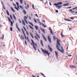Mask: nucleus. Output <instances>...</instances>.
Instances as JSON below:
<instances>
[{
  "label": "nucleus",
  "instance_id": "nucleus-1",
  "mask_svg": "<svg viewBox=\"0 0 77 77\" xmlns=\"http://www.w3.org/2000/svg\"><path fill=\"white\" fill-rule=\"evenodd\" d=\"M57 45H56L57 48L58 50H59V51H60V52L62 53H64L63 52V51H62L61 50L59 49V48H60V47L59 46H60L61 45L60 44V43H59V42H60V40H59V39L57 38ZM58 45H59V46Z\"/></svg>",
  "mask_w": 77,
  "mask_h": 77
},
{
  "label": "nucleus",
  "instance_id": "nucleus-2",
  "mask_svg": "<svg viewBox=\"0 0 77 77\" xmlns=\"http://www.w3.org/2000/svg\"><path fill=\"white\" fill-rule=\"evenodd\" d=\"M42 49V51L44 53L45 55L46 56V54H48V57H49L50 56V53H48V51H45V50H44L42 49V48H41Z\"/></svg>",
  "mask_w": 77,
  "mask_h": 77
},
{
  "label": "nucleus",
  "instance_id": "nucleus-3",
  "mask_svg": "<svg viewBox=\"0 0 77 77\" xmlns=\"http://www.w3.org/2000/svg\"><path fill=\"white\" fill-rule=\"evenodd\" d=\"M31 41L32 42V43H31V45H33V48L34 50H35V51H36V47H35V43L34 42V41H33V40H31Z\"/></svg>",
  "mask_w": 77,
  "mask_h": 77
},
{
  "label": "nucleus",
  "instance_id": "nucleus-4",
  "mask_svg": "<svg viewBox=\"0 0 77 77\" xmlns=\"http://www.w3.org/2000/svg\"><path fill=\"white\" fill-rule=\"evenodd\" d=\"M18 23H17L16 24V27L17 29L18 30V31H19V32H21V30H20V29H19V28H18Z\"/></svg>",
  "mask_w": 77,
  "mask_h": 77
},
{
  "label": "nucleus",
  "instance_id": "nucleus-5",
  "mask_svg": "<svg viewBox=\"0 0 77 77\" xmlns=\"http://www.w3.org/2000/svg\"><path fill=\"white\" fill-rule=\"evenodd\" d=\"M50 37V36L48 35V38L49 41V42H50V43H51V38Z\"/></svg>",
  "mask_w": 77,
  "mask_h": 77
},
{
  "label": "nucleus",
  "instance_id": "nucleus-6",
  "mask_svg": "<svg viewBox=\"0 0 77 77\" xmlns=\"http://www.w3.org/2000/svg\"><path fill=\"white\" fill-rule=\"evenodd\" d=\"M43 39H44L45 40V41H47V38H45V36H44V35H43Z\"/></svg>",
  "mask_w": 77,
  "mask_h": 77
},
{
  "label": "nucleus",
  "instance_id": "nucleus-7",
  "mask_svg": "<svg viewBox=\"0 0 77 77\" xmlns=\"http://www.w3.org/2000/svg\"><path fill=\"white\" fill-rule=\"evenodd\" d=\"M56 7L58 8V9H60V8L62 7V5H58Z\"/></svg>",
  "mask_w": 77,
  "mask_h": 77
},
{
  "label": "nucleus",
  "instance_id": "nucleus-8",
  "mask_svg": "<svg viewBox=\"0 0 77 77\" xmlns=\"http://www.w3.org/2000/svg\"><path fill=\"white\" fill-rule=\"evenodd\" d=\"M22 23L24 25V26H26V23H25V22L24 21V20H22Z\"/></svg>",
  "mask_w": 77,
  "mask_h": 77
},
{
  "label": "nucleus",
  "instance_id": "nucleus-9",
  "mask_svg": "<svg viewBox=\"0 0 77 77\" xmlns=\"http://www.w3.org/2000/svg\"><path fill=\"white\" fill-rule=\"evenodd\" d=\"M55 54H56V57H57V58L58 57V53H57L56 52V51H55Z\"/></svg>",
  "mask_w": 77,
  "mask_h": 77
},
{
  "label": "nucleus",
  "instance_id": "nucleus-10",
  "mask_svg": "<svg viewBox=\"0 0 77 77\" xmlns=\"http://www.w3.org/2000/svg\"><path fill=\"white\" fill-rule=\"evenodd\" d=\"M35 35L37 36V37L38 38H40V36L39 35H38L37 33L35 34Z\"/></svg>",
  "mask_w": 77,
  "mask_h": 77
},
{
  "label": "nucleus",
  "instance_id": "nucleus-11",
  "mask_svg": "<svg viewBox=\"0 0 77 77\" xmlns=\"http://www.w3.org/2000/svg\"><path fill=\"white\" fill-rule=\"evenodd\" d=\"M63 6H68V3L66 4H64L63 5Z\"/></svg>",
  "mask_w": 77,
  "mask_h": 77
},
{
  "label": "nucleus",
  "instance_id": "nucleus-12",
  "mask_svg": "<svg viewBox=\"0 0 77 77\" xmlns=\"http://www.w3.org/2000/svg\"><path fill=\"white\" fill-rule=\"evenodd\" d=\"M64 20H65V21H72V20H70L66 19H64Z\"/></svg>",
  "mask_w": 77,
  "mask_h": 77
},
{
  "label": "nucleus",
  "instance_id": "nucleus-13",
  "mask_svg": "<svg viewBox=\"0 0 77 77\" xmlns=\"http://www.w3.org/2000/svg\"><path fill=\"white\" fill-rule=\"evenodd\" d=\"M23 12L25 15H26V11L25 10H23Z\"/></svg>",
  "mask_w": 77,
  "mask_h": 77
},
{
  "label": "nucleus",
  "instance_id": "nucleus-14",
  "mask_svg": "<svg viewBox=\"0 0 77 77\" xmlns=\"http://www.w3.org/2000/svg\"><path fill=\"white\" fill-rule=\"evenodd\" d=\"M41 43L42 45V47H44V45L43 44V42H42V41L41 40Z\"/></svg>",
  "mask_w": 77,
  "mask_h": 77
},
{
  "label": "nucleus",
  "instance_id": "nucleus-15",
  "mask_svg": "<svg viewBox=\"0 0 77 77\" xmlns=\"http://www.w3.org/2000/svg\"><path fill=\"white\" fill-rule=\"evenodd\" d=\"M11 9L12 11L13 12H15V10H14L13 8L12 7H11Z\"/></svg>",
  "mask_w": 77,
  "mask_h": 77
},
{
  "label": "nucleus",
  "instance_id": "nucleus-16",
  "mask_svg": "<svg viewBox=\"0 0 77 77\" xmlns=\"http://www.w3.org/2000/svg\"><path fill=\"white\" fill-rule=\"evenodd\" d=\"M58 5H62V3L61 2H58L57 3Z\"/></svg>",
  "mask_w": 77,
  "mask_h": 77
},
{
  "label": "nucleus",
  "instance_id": "nucleus-17",
  "mask_svg": "<svg viewBox=\"0 0 77 77\" xmlns=\"http://www.w3.org/2000/svg\"><path fill=\"white\" fill-rule=\"evenodd\" d=\"M29 33L30 34L32 38L33 39V38H34V37H33V35H32V33H31L30 32H29Z\"/></svg>",
  "mask_w": 77,
  "mask_h": 77
},
{
  "label": "nucleus",
  "instance_id": "nucleus-18",
  "mask_svg": "<svg viewBox=\"0 0 77 77\" xmlns=\"http://www.w3.org/2000/svg\"><path fill=\"white\" fill-rule=\"evenodd\" d=\"M13 18H14V19L15 20H17V19L16 18V17H15V15L14 14H13Z\"/></svg>",
  "mask_w": 77,
  "mask_h": 77
},
{
  "label": "nucleus",
  "instance_id": "nucleus-19",
  "mask_svg": "<svg viewBox=\"0 0 77 77\" xmlns=\"http://www.w3.org/2000/svg\"><path fill=\"white\" fill-rule=\"evenodd\" d=\"M20 39H23V40H24V38L22 35H21V36L20 37Z\"/></svg>",
  "mask_w": 77,
  "mask_h": 77
},
{
  "label": "nucleus",
  "instance_id": "nucleus-20",
  "mask_svg": "<svg viewBox=\"0 0 77 77\" xmlns=\"http://www.w3.org/2000/svg\"><path fill=\"white\" fill-rule=\"evenodd\" d=\"M6 12L7 15H9V12L7 10L6 11Z\"/></svg>",
  "mask_w": 77,
  "mask_h": 77
},
{
  "label": "nucleus",
  "instance_id": "nucleus-21",
  "mask_svg": "<svg viewBox=\"0 0 77 77\" xmlns=\"http://www.w3.org/2000/svg\"><path fill=\"white\" fill-rule=\"evenodd\" d=\"M35 27L37 30H38V26H35Z\"/></svg>",
  "mask_w": 77,
  "mask_h": 77
},
{
  "label": "nucleus",
  "instance_id": "nucleus-22",
  "mask_svg": "<svg viewBox=\"0 0 77 77\" xmlns=\"http://www.w3.org/2000/svg\"><path fill=\"white\" fill-rule=\"evenodd\" d=\"M29 27L31 29H32V30H34V29H33V28L30 25H29Z\"/></svg>",
  "mask_w": 77,
  "mask_h": 77
},
{
  "label": "nucleus",
  "instance_id": "nucleus-23",
  "mask_svg": "<svg viewBox=\"0 0 77 77\" xmlns=\"http://www.w3.org/2000/svg\"><path fill=\"white\" fill-rule=\"evenodd\" d=\"M23 0H20V2L21 4H23Z\"/></svg>",
  "mask_w": 77,
  "mask_h": 77
},
{
  "label": "nucleus",
  "instance_id": "nucleus-24",
  "mask_svg": "<svg viewBox=\"0 0 77 77\" xmlns=\"http://www.w3.org/2000/svg\"><path fill=\"white\" fill-rule=\"evenodd\" d=\"M8 19L9 21L10 22H11V19H10V18L8 17Z\"/></svg>",
  "mask_w": 77,
  "mask_h": 77
},
{
  "label": "nucleus",
  "instance_id": "nucleus-25",
  "mask_svg": "<svg viewBox=\"0 0 77 77\" xmlns=\"http://www.w3.org/2000/svg\"><path fill=\"white\" fill-rule=\"evenodd\" d=\"M20 9H24V8H23V7H22V6H20Z\"/></svg>",
  "mask_w": 77,
  "mask_h": 77
},
{
  "label": "nucleus",
  "instance_id": "nucleus-26",
  "mask_svg": "<svg viewBox=\"0 0 77 77\" xmlns=\"http://www.w3.org/2000/svg\"><path fill=\"white\" fill-rule=\"evenodd\" d=\"M29 24H30L31 25V26H32L33 27V24H32V23L31 22H29Z\"/></svg>",
  "mask_w": 77,
  "mask_h": 77
},
{
  "label": "nucleus",
  "instance_id": "nucleus-27",
  "mask_svg": "<svg viewBox=\"0 0 77 77\" xmlns=\"http://www.w3.org/2000/svg\"><path fill=\"white\" fill-rule=\"evenodd\" d=\"M42 32H43L44 33H45V29H43V30H42Z\"/></svg>",
  "mask_w": 77,
  "mask_h": 77
},
{
  "label": "nucleus",
  "instance_id": "nucleus-28",
  "mask_svg": "<svg viewBox=\"0 0 77 77\" xmlns=\"http://www.w3.org/2000/svg\"><path fill=\"white\" fill-rule=\"evenodd\" d=\"M15 9H16L17 10V11H19V10L18 9V8H17L16 7H15Z\"/></svg>",
  "mask_w": 77,
  "mask_h": 77
},
{
  "label": "nucleus",
  "instance_id": "nucleus-29",
  "mask_svg": "<svg viewBox=\"0 0 77 77\" xmlns=\"http://www.w3.org/2000/svg\"><path fill=\"white\" fill-rule=\"evenodd\" d=\"M61 48L63 51H64V50H63V47H62V46H61Z\"/></svg>",
  "mask_w": 77,
  "mask_h": 77
},
{
  "label": "nucleus",
  "instance_id": "nucleus-30",
  "mask_svg": "<svg viewBox=\"0 0 77 77\" xmlns=\"http://www.w3.org/2000/svg\"><path fill=\"white\" fill-rule=\"evenodd\" d=\"M50 51H51V52H52V51H53V49L51 48L50 49Z\"/></svg>",
  "mask_w": 77,
  "mask_h": 77
},
{
  "label": "nucleus",
  "instance_id": "nucleus-31",
  "mask_svg": "<svg viewBox=\"0 0 77 77\" xmlns=\"http://www.w3.org/2000/svg\"><path fill=\"white\" fill-rule=\"evenodd\" d=\"M70 67H71V68H75V67L73 66H70Z\"/></svg>",
  "mask_w": 77,
  "mask_h": 77
},
{
  "label": "nucleus",
  "instance_id": "nucleus-32",
  "mask_svg": "<svg viewBox=\"0 0 77 77\" xmlns=\"http://www.w3.org/2000/svg\"><path fill=\"white\" fill-rule=\"evenodd\" d=\"M10 18H11V20H13V19H12V16L11 15H10Z\"/></svg>",
  "mask_w": 77,
  "mask_h": 77
},
{
  "label": "nucleus",
  "instance_id": "nucleus-33",
  "mask_svg": "<svg viewBox=\"0 0 77 77\" xmlns=\"http://www.w3.org/2000/svg\"><path fill=\"white\" fill-rule=\"evenodd\" d=\"M53 37H54V39L55 41V40H56V36H54Z\"/></svg>",
  "mask_w": 77,
  "mask_h": 77
},
{
  "label": "nucleus",
  "instance_id": "nucleus-34",
  "mask_svg": "<svg viewBox=\"0 0 77 77\" xmlns=\"http://www.w3.org/2000/svg\"><path fill=\"white\" fill-rule=\"evenodd\" d=\"M50 31V33H51V34H52V35H53V32H52V30Z\"/></svg>",
  "mask_w": 77,
  "mask_h": 77
},
{
  "label": "nucleus",
  "instance_id": "nucleus-35",
  "mask_svg": "<svg viewBox=\"0 0 77 77\" xmlns=\"http://www.w3.org/2000/svg\"><path fill=\"white\" fill-rule=\"evenodd\" d=\"M23 28L24 29V30H25V32H27V30H26V29L24 27H23Z\"/></svg>",
  "mask_w": 77,
  "mask_h": 77
},
{
  "label": "nucleus",
  "instance_id": "nucleus-36",
  "mask_svg": "<svg viewBox=\"0 0 77 77\" xmlns=\"http://www.w3.org/2000/svg\"><path fill=\"white\" fill-rule=\"evenodd\" d=\"M11 26H13V23H12V22H11Z\"/></svg>",
  "mask_w": 77,
  "mask_h": 77
},
{
  "label": "nucleus",
  "instance_id": "nucleus-37",
  "mask_svg": "<svg viewBox=\"0 0 77 77\" xmlns=\"http://www.w3.org/2000/svg\"><path fill=\"white\" fill-rule=\"evenodd\" d=\"M19 22L20 23H22V22H21V21L20 20V19H19Z\"/></svg>",
  "mask_w": 77,
  "mask_h": 77
},
{
  "label": "nucleus",
  "instance_id": "nucleus-38",
  "mask_svg": "<svg viewBox=\"0 0 77 77\" xmlns=\"http://www.w3.org/2000/svg\"><path fill=\"white\" fill-rule=\"evenodd\" d=\"M43 27H47V26H46L44 24H43Z\"/></svg>",
  "mask_w": 77,
  "mask_h": 77
},
{
  "label": "nucleus",
  "instance_id": "nucleus-39",
  "mask_svg": "<svg viewBox=\"0 0 77 77\" xmlns=\"http://www.w3.org/2000/svg\"><path fill=\"white\" fill-rule=\"evenodd\" d=\"M48 48L49 49H50V48H51V47H50V45H48Z\"/></svg>",
  "mask_w": 77,
  "mask_h": 77
},
{
  "label": "nucleus",
  "instance_id": "nucleus-40",
  "mask_svg": "<svg viewBox=\"0 0 77 77\" xmlns=\"http://www.w3.org/2000/svg\"><path fill=\"white\" fill-rule=\"evenodd\" d=\"M34 21L36 23H37V21H36V19H34Z\"/></svg>",
  "mask_w": 77,
  "mask_h": 77
},
{
  "label": "nucleus",
  "instance_id": "nucleus-41",
  "mask_svg": "<svg viewBox=\"0 0 77 77\" xmlns=\"http://www.w3.org/2000/svg\"><path fill=\"white\" fill-rule=\"evenodd\" d=\"M77 9V7H75V8H72V10H74V9Z\"/></svg>",
  "mask_w": 77,
  "mask_h": 77
},
{
  "label": "nucleus",
  "instance_id": "nucleus-42",
  "mask_svg": "<svg viewBox=\"0 0 77 77\" xmlns=\"http://www.w3.org/2000/svg\"><path fill=\"white\" fill-rule=\"evenodd\" d=\"M37 21L38 22V23H41V22H40L39 21V19H37Z\"/></svg>",
  "mask_w": 77,
  "mask_h": 77
},
{
  "label": "nucleus",
  "instance_id": "nucleus-43",
  "mask_svg": "<svg viewBox=\"0 0 77 77\" xmlns=\"http://www.w3.org/2000/svg\"><path fill=\"white\" fill-rule=\"evenodd\" d=\"M24 5H27V3H26V2H24Z\"/></svg>",
  "mask_w": 77,
  "mask_h": 77
},
{
  "label": "nucleus",
  "instance_id": "nucleus-44",
  "mask_svg": "<svg viewBox=\"0 0 77 77\" xmlns=\"http://www.w3.org/2000/svg\"><path fill=\"white\" fill-rule=\"evenodd\" d=\"M35 38H36V39H37V40H38V38L36 36H35Z\"/></svg>",
  "mask_w": 77,
  "mask_h": 77
},
{
  "label": "nucleus",
  "instance_id": "nucleus-45",
  "mask_svg": "<svg viewBox=\"0 0 77 77\" xmlns=\"http://www.w3.org/2000/svg\"><path fill=\"white\" fill-rule=\"evenodd\" d=\"M61 35L62 37H64V36L63 35L62 32L61 33Z\"/></svg>",
  "mask_w": 77,
  "mask_h": 77
},
{
  "label": "nucleus",
  "instance_id": "nucleus-46",
  "mask_svg": "<svg viewBox=\"0 0 77 77\" xmlns=\"http://www.w3.org/2000/svg\"><path fill=\"white\" fill-rule=\"evenodd\" d=\"M54 5L55 6H58V5H57V4H54Z\"/></svg>",
  "mask_w": 77,
  "mask_h": 77
},
{
  "label": "nucleus",
  "instance_id": "nucleus-47",
  "mask_svg": "<svg viewBox=\"0 0 77 77\" xmlns=\"http://www.w3.org/2000/svg\"><path fill=\"white\" fill-rule=\"evenodd\" d=\"M16 5H17V6H19V4L17 2H16Z\"/></svg>",
  "mask_w": 77,
  "mask_h": 77
},
{
  "label": "nucleus",
  "instance_id": "nucleus-48",
  "mask_svg": "<svg viewBox=\"0 0 77 77\" xmlns=\"http://www.w3.org/2000/svg\"><path fill=\"white\" fill-rule=\"evenodd\" d=\"M10 30H11V31H12V27L10 28Z\"/></svg>",
  "mask_w": 77,
  "mask_h": 77
},
{
  "label": "nucleus",
  "instance_id": "nucleus-49",
  "mask_svg": "<svg viewBox=\"0 0 77 77\" xmlns=\"http://www.w3.org/2000/svg\"><path fill=\"white\" fill-rule=\"evenodd\" d=\"M27 7L28 8H29V5H28V4H27Z\"/></svg>",
  "mask_w": 77,
  "mask_h": 77
},
{
  "label": "nucleus",
  "instance_id": "nucleus-50",
  "mask_svg": "<svg viewBox=\"0 0 77 77\" xmlns=\"http://www.w3.org/2000/svg\"><path fill=\"white\" fill-rule=\"evenodd\" d=\"M32 8L33 9H35V8H34V5H33V4L32 5Z\"/></svg>",
  "mask_w": 77,
  "mask_h": 77
},
{
  "label": "nucleus",
  "instance_id": "nucleus-51",
  "mask_svg": "<svg viewBox=\"0 0 77 77\" xmlns=\"http://www.w3.org/2000/svg\"><path fill=\"white\" fill-rule=\"evenodd\" d=\"M70 19H71V20H74V18H72V17H70Z\"/></svg>",
  "mask_w": 77,
  "mask_h": 77
},
{
  "label": "nucleus",
  "instance_id": "nucleus-52",
  "mask_svg": "<svg viewBox=\"0 0 77 77\" xmlns=\"http://www.w3.org/2000/svg\"><path fill=\"white\" fill-rule=\"evenodd\" d=\"M3 8L4 9H5V10L6 9L5 7V6H4H4H3Z\"/></svg>",
  "mask_w": 77,
  "mask_h": 77
},
{
  "label": "nucleus",
  "instance_id": "nucleus-53",
  "mask_svg": "<svg viewBox=\"0 0 77 77\" xmlns=\"http://www.w3.org/2000/svg\"><path fill=\"white\" fill-rule=\"evenodd\" d=\"M35 16H36V17H38V14H35Z\"/></svg>",
  "mask_w": 77,
  "mask_h": 77
},
{
  "label": "nucleus",
  "instance_id": "nucleus-54",
  "mask_svg": "<svg viewBox=\"0 0 77 77\" xmlns=\"http://www.w3.org/2000/svg\"><path fill=\"white\" fill-rule=\"evenodd\" d=\"M24 20L25 21H26V18L25 17H24Z\"/></svg>",
  "mask_w": 77,
  "mask_h": 77
},
{
  "label": "nucleus",
  "instance_id": "nucleus-55",
  "mask_svg": "<svg viewBox=\"0 0 77 77\" xmlns=\"http://www.w3.org/2000/svg\"><path fill=\"white\" fill-rule=\"evenodd\" d=\"M25 21L26 23L27 24H28V23H27V20H26Z\"/></svg>",
  "mask_w": 77,
  "mask_h": 77
},
{
  "label": "nucleus",
  "instance_id": "nucleus-56",
  "mask_svg": "<svg viewBox=\"0 0 77 77\" xmlns=\"http://www.w3.org/2000/svg\"><path fill=\"white\" fill-rule=\"evenodd\" d=\"M72 10L70 9V10H69V12H72Z\"/></svg>",
  "mask_w": 77,
  "mask_h": 77
},
{
  "label": "nucleus",
  "instance_id": "nucleus-57",
  "mask_svg": "<svg viewBox=\"0 0 77 77\" xmlns=\"http://www.w3.org/2000/svg\"><path fill=\"white\" fill-rule=\"evenodd\" d=\"M2 5H3V6H4V4H3V2H2Z\"/></svg>",
  "mask_w": 77,
  "mask_h": 77
},
{
  "label": "nucleus",
  "instance_id": "nucleus-58",
  "mask_svg": "<svg viewBox=\"0 0 77 77\" xmlns=\"http://www.w3.org/2000/svg\"><path fill=\"white\" fill-rule=\"evenodd\" d=\"M25 42L26 45H27V42H26V41H25Z\"/></svg>",
  "mask_w": 77,
  "mask_h": 77
},
{
  "label": "nucleus",
  "instance_id": "nucleus-59",
  "mask_svg": "<svg viewBox=\"0 0 77 77\" xmlns=\"http://www.w3.org/2000/svg\"><path fill=\"white\" fill-rule=\"evenodd\" d=\"M13 5H14V6H16V5H15L13 3Z\"/></svg>",
  "mask_w": 77,
  "mask_h": 77
},
{
  "label": "nucleus",
  "instance_id": "nucleus-60",
  "mask_svg": "<svg viewBox=\"0 0 77 77\" xmlns=\"http://www.w3.org/2000/svg\"><path fill=\"white\" fill-rule=\"evenodd\" d=\"M71 7H69L67 8V9H68L69 8H71Z\"/></svg>",
  "mask_w": 77,
  "mask_h": 77
},
{
  "label": "nucleus",
  "instance_id": "nucleus-61",
  "mask_svg": "<svg viewBox=\"0 0 77 77\" xmlns=\"http://www.w3.org/2000/svg\"><path fill=\"white\" fill-rule=\"evenodd\" d=\"M17 7L18 9H20V7L18 5L17 6Z\"/></svg>",
  "mask_w": 77,
  "mask_h": 77
},
{
  "label": "nucleus",
  "instance_id": "nucleus-62",
  "mask_svg": "<svg viewBox=\"0 0 77 77\" xmlns=\"http://www.w3.org/2000/svg\"><path fill=\"white\" fill-rule=\"evenodd\" d=\"M59 12V11L58 10H56V12L57 13H58V12Z\"/></svg>",
  "mask_w": 77,
  "mask_h": 77
},
{
  "label": "nucleus",
  "instance_id": "nucleus-63",
  "mask_svg": "<svg viewBox=\"0 0 77 77\" xmlns=\"http://www.w3.org/2000/svg\"><path fill=\"white\" fill-rule=\"evenodd\" d=\"M38 32H39V34L41 33V32H40V30H38Z\"/></svg>",
  "mask_w": 77,
  "mask_h": 77
},
{
  "label": "nucleus",
  "instance_id": "nucleus-64",
  "mask_svg": "<svg viewBox=\"0 0 77 77\" xmlns=\"http://www.w3.org/2000/svg\"><path fill=\"white\" fill-rule=\"evenodd\" d=\"M24 37H26V34H24Z\"/></svg>",
  "mask_w": 77,
  "mask_h": 77
}]
</instances>
